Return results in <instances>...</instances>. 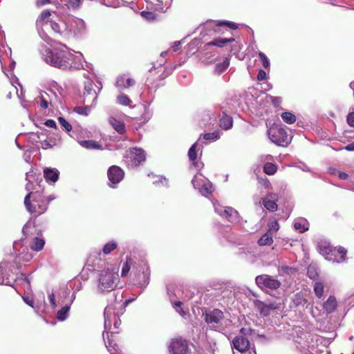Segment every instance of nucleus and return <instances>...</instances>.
<instances>
[{
  "label": "nucleus",
  "mask_w": 354,
  "mask_h": 354,
  "mask_svg": "<svg viewBox=\"0 0 354 354\" xmlns=\"http://www.w3.org/2000/svg\"><path fill=\"white\" fill-rule=\"evenodd\" d=\"M55 199L53 195L46 196L44 189L30 192L24 198L27 211L34 217H37L46 212L50 201Z\"/></svg>",
  "instance_id": "nucleus-1"
},
{
  "label": "nucleus",
  "mask_w": 354,
  "mask_h": 354,
  "mask_svg": "<svg viewBox=\"0 0 354 354\" xmlns=\"http://www.w3.org/2000/svg\"><path fill=\"white\" fill-rule=\"evenodd\" d=\"M118 272L109 269L101 271L97 283V288L102 293L109 292L115 290L119 282Z\"/></svg>",
  "instance_id": "nucleus-2"
},
{
  "label": "nucleus",
  "mask_w": 354,
  "mask_h": 354,
  "mask_svg": "<svg viewBox=\"0 0 354 354\" xmlns=\"http://www.w3.org/2000/svg\"><path fill=\"white\" fill-rule=\"evenodd\" d=\"M146 160L145 151L138 147L129 148L124 156V162L129 167H136L140 165Z\"/></svg>",
  "instance_id": "nucleus-3"
},
{
  "label": "nucleus",
  "mask_w": 354,
  "mask_h": 354,
  "mask_svg": "<svg viewBox=\"0 0 354 354\" xmlns=\"http://www.w3.org/2000/svg\"><path fill=\"white\" fill-rule=\"evenodd\" d=\"M45 60L51 66L62 70H66L71 67L66 54L64 52L49 50L46 55Z\"/></svg>",
  "instance_id": "nucleus-4"
},
{
  "label": "nucleus",
  "mask_w": 354,
  "mask_h": 354,
  "mask_svg": "<svg viewBox=\"0 0 354 354\" xmlns=\"http://www.w3.org/2000/svg\"><path fill=\"white\" fill-rule=\"evenodd\" d=\"M270 140L278 146L286 147L290 142L291 138L283 128L274 125L268 131Z\"/></svg>",
  "instance_id": "nucleus-5"
},
{
  "label": "nucleus",
  "mask_w": 354,
  "mask_h": 354,
  "mask_svg": "<svg viewBox=\"0 0 354 354\" xmlns=\"http://www.w3.org/2000/svg\"><path fill=\"white\" fill-rule=\"evenodd\" d=\"M171 354H192L187 340L181 337L173 339L169 346Z\"/></svg>",
  "instance_id": "nucleus-6"
},
{
  "label": "nucleus",
  "mask_w": 354,
  "mask_h": 354,
  "mask_svg": "<svg viewBox=\"0 0 354 354\" xmlns=\"http://www.w3.org/2000/svg\"><path fill=\"white\" fill-rule=\"evenodd\" d=\"M255 282L261 289L268 288L277 290L281 285V282L268 274H261L256 277Z\"/></svg>",
  "instance_id": "nucleus-7"
},
{
  "label": "nucleus",
  "mask_w": 354,
  "mask_h": 354,
  "mask_svg": "<svg viewBox=\"0 0 354 354\" xmlns=\"http://www.w3.org/2000/svg\"><path fill=\"white\" fill-rule=\"evenodd\" d=\"M205 321L208 324H220L224 319V314L222 310L214 308L212 310L207 312L205 315Z\"/></svg>",
  "instance_id": "nucleus-8"
},
{
  "label": "nucleus",
  "mask_w": 354,
  "mask_h": 354,
  "mask_svg": "<svg viewBox=\"0 0 354 354\" xmlns=\"http://www.w3.org/2000/svg\"><path fill=\"white\" fill-rule=\"evenodd\" d=\"M107 175L109 181L113 185H116L123 179L124 172L120 167L113 165L109 168Z\"/></svg>",
  "instance_id": "nucleus-9"
},
{
  "label": "nucleus",
  "mask_w": 354,
  "mask_h": 354,
  "mask_svg": "<svg viewBox=\"0 0 354 354\" xmlns=\"http://www.w3.org/2000/svg\"><path fill=\"white\" fill-rule=\"evenodd\" d=\"M232 345L236 352L251 348L248 339L242 335L235 337L232 340Z\"/></svg>",
  "instance_id": "nucleus-10"
},
{
  "label": "nucleus",
  "mask_w": 354,
  "mask_h": 354,
  "mask_svg": "<svg viewBox=\"0 0 354 354\" xmlns=\"http://www.w3.org/2000/svg\"><path fill=\"white\" fill-rule=\"evenodd\" d=\"M336 248H333L330 245H322L319 246V252L325 257L326 259L335 262L337 260L335 257Z\"/></svg>",
  "instance_id": "nucleus-11"
},
{
  "label": "nucleus",
  "mask_w": 354,
  "mask_h": 354,
  "mask_svg": "<svg viewBox=\"0 0 354 354\" xmlns=\"http://www.w3.org/2000/svg\"><path fill=\"white\" fill-rule=\"evenodd\" d=\"M50 26L52 28V30L59 35H65L68 32H71V30H67L66 24L64 21H60V23H57L55 21H50Z\"/></svg>",
  "instance_id": "nucleus-12"
},
{
  "label": "nucleus",
  "mask_w": 354,
  "mask_h": 354,
  "mask_svg": "<svg viewBox=\"0 0 354 354\" xmlns=\"http://www.w3.org/2000/svg\"><path fill=\"white\" fill-rule=\"evenodd\" d=\"M307 303V299L302 292H299L295 294L291 298L290 303V308H295L300 306H304Z\"/></svg>",
  "instance_id": "nucleus-13"
},
{
  "label": "nucleus",
  "mask_w": 354,
  "mask_h": 354,
  "mask_svg": "<svg viewBox=\"0 0 354 354\" xmlns=\"http://www.w3.org/2000/svg\"><path fill=\"white\" fill-rule=\"evenodd\" d=\"M109 123L118 133L124 134L126 132L125 124L123 121L111 117L109 118Z\"/></svg>",
  "instance_id": "nucleus-14"
},
{
  "label": "nucleus",
  "mask_w": 354,
  "mask_h": 354,
  "mask_svg": "<svg viewBox=\"0 0 354 354\" xmlns=\"http://www.w3.org/2000/svg\"><path fill=\"white\" fill-rule=\"evenodd\" d=\"M233 119L231 116L226 114L225 112H223L222 116L219 120V126L224 130H228L232 127Z\"/></svg>",
  "instance_id": "nucleus-15"
},
{
  "label": "nucleus",
  "mask_w": 354,
  "mask_h": 354,
  "mask_svg": "<svg viewBox=\"0 0 354 354\" xmlns=\"http://www.w3.org/2000/svg\"><path fill=\"white\" fill-rule=\"evenodd\" d=\"M59 171L56 169L46 168L44 170V176L47 181L56 182L59 178Z\"/></svg>",
  "instance_id": "nucleus-16"
},
{
  "label": "nucleus",
  "mask_w": 354,
  "mask_h": 354,
  "mask_svg": "<svg viewBox=\"0 0 354 354\" xmlns=\"http://www.w3.org/2000/svg\"><path fill=\"white\" fill-rule=\"evenodd\" d=\"M272 196H267L263 199V204L265 208H266L270 212H275L277 210L278 205L277 204L275 200L272 198Z\"/></svg>",
  "instance_id": "nucleus-17"
},
{
  "label": "nucleus",
  "mask_w": 354,
  "mask_h": 354,
  "mask_svg": "<svg viewBox=\"0 0 354 354\" xmlns=\"http://www.w3.org/2000/svg\"><path fill=\"white\" fill-rule=\"evenodd\" d=\"M337 307V301L334 296H330L328 299L323 304L324 309L327 313H331L335 311Z\"/></svg>",
  "instance_id": "nucleus-18"
},
{
  "label": "nucleus",
  "mask_w": 354,
  "mask_h": 354,
  "mask_svg": "<svg viewBox=\"0 0 354 354\" xmlns=\"http://www.w3.org/2000/svg\"><path fill=\"white\" fill-rule=\"evenodd\" d=\"M51 16L50 12L48 10H43L38 18L37 19L36 23L37 26L43 27L45 25H47L48 23H50L49 19Z\"/></svg>",
  "instance_id": "nucleus-19"
},
{
  "label": "nucleus",
  "mask_w": 354,
  "mask_h": 354,
  "mask_svg": "<svg viewBox=\"0 0 354 354\" xmlns=\"http://www.w3.org/2000/svg\"><path fill=\"white\" fill-rule=\"evenodd\" d=\"M234 38H216L214 40L207 42L206 46H215L219 48L223 47L227 43L234 41Z\"/></svg>",
  "instance_id": "nucleus-20"
},
{
  "label": "nucleus",
  "mask_w": 354,
  "mask_h": 354,
  "mask_svg": "<svg viewBox=\"0 0 354 354\" xmlns=\"http://www.w3.org/2000/svg\"><path fill=\"white\" fill-rule=\"evenodd\" d=\"M80 145L88 149H102V145L95 140H81Z\"/></svg>",
  "instance_id": "nucleus-21"
},
{
  "label": "nucleus",
  "mask_w": 354,
  "mask_h": 354,
  "mask_svg": "<svg viewBox=\"0 0 354 354\" xmlns=\"http://www.w3.org/2000/svg\"><path fill=\"white\" fill-rule=\"evenodd\" d=\"M44 244L45 241L43 239L35 237L30 243V248L33 251L39 252L44 248Z\"/></svg>",
  "instance_id": "nucleus-22"
},
{
  "label": "nucleus",
  "mask_w": 354,
  "mask_h": 354,
  "mask_svg": "<svg viewBox=\"0 0 354 354\" xmlns=\"http://www.w3.org/2000/svg\"><path fill=\"white\" fill-rule=\"evenodd\" d=\"M273 243V234H270V231H267L258 241L259 245H271Z\"/></svg>",
  "instance_id": "nucleus-23"
},
{
  "label": "nucleus",
  "mask_w": 354,
  "mask_h": 354,
  "mask_svg": "<svg viewBox=\"0 0 354 354\" xmlns=\"http://www.w3.org/2000/svg\"><path fill=\"white\" fill-rule=\"evenodd\" d=\"M254 305L259 310L260 314L263 316H268L270 314L271 310H270L267 306L264 301L261 300H256L254 302Z\"/></svg>",
  "instance_id": "nucleus-24"
},
{
  "label": "nucleus",
  "mask_w": 354,
  "mask_h": 354,
  "mask_svg": "<svg viewBox=\"0 0 354 354\" xmlns=\"http://www.w3.org/2000/svg\"><path fill=\"white\" fill-rule=\"evenodd\" d=\"M197 142H195L189 149V151H188V157H189V160L192 162V165L194 166V167H198V162L197 160V151H196V146H197Z\"/></svg>",
  "instance_id": "nucleus-25"
},
{
  "label": "nucleus",
  "mask_w": 354,
  "mask_h": 354,
  "mask_svg": "<svg viewBox=\"0 0 354 354\" xmlns=\"http://www.w3.org/2000/svg\"><path fill=\"white\" fill-rule=\"evenodd\" d=\"M346 254L347 250L345 248L342 246H339L338 248H336L335 257H337V260H335V262L342 263L345 261Z\"/></svg>",
  "instance_id": "nucleus-26"
},
{
  "label": "nucleus",
  "mask_w": 354,
  "mask_h": 354,
  "mask_svg": "<svg viewBox=\"0 0 354 354\" xmlns=\"http://www.w3.org/2000/svg\"><path fill=\"white\" fill-rule=\"evenodd\" d=\"M84 95H90L93 99L97 98V93L93 88V82L92 81H87L84 83Z\"/></svg>",
  "instance_id": "nucleus-27"
},
{
  "label": "nucleus",
  "mask_w": 354,
  "mask_h": 354,
  "mask_svg": "<svg viewBox=\"0 0 354 354\" xmlns=\"http://www.w3.org/2000/svg\"><path fill=\"white\" fill-rule=\"evenodd\" d=\"M281 116L283 122L289 124H293L296 121V116L291 112H283Z\"/></svg>",
  "instance_id": "nucleus-28"
},
{
  "label": "nucleus",
  "mask_w": 354,
  "mask_h": 354,
  "mask_svg": "<svg viewBox=\"0 0 354 354\" xmlns=\"http://www.w3.org/2000/svg\"><path fill=\"white\" fill-rule=\"evenodd\" d=\"M277 171V166L272 162H266L263 166V171L268 175H273Z\"/></svg>",
  "instance_id": "nucleus-29"
},
{
  "label": "nucleus",
  "mask_w": 354,
  "mask_h": 354,
  "mask_svg": "<svg viewBox=\"0 0 354 354\" xmlns=\"http://www.w3.org/2000/svg\"><path fill=\"white\" fill-rule=\"evenodd\" d=\"M69 310V306H63L59 310H58L57 313V319L59 321L65 320L68 317Z\"/></svg>",
  "instance_id": "nucleus-30"
},
{
  "label": "nucleus",
  "mask_w": 354,
  "mask_h": 354,
  "mask_svg": "<svg viewBox=\"0 0 354 354\" xmlns=\"http://www.w3.org/2000/svg\"><path fill=\"white\" fill-rule=\"evenodd\" d=\"M313 290H314V292H315V295L318 298L320 299L323 297L324 290V286L323 283L319 282V281L315 282L314 284V286H313Z\"/></svg>",
  "instance_id": "nucleus-31"
},
{
  "label": "nucleus",
  "mask_w": 354,
  "mask_h": 354,
  "mask_svg": "<svg viewBox=\"0 0 354 354\" xmlns=\"http://www.w3.org/2000/svg\"><path fill=\"white\" fill-rule=\"evenodd\" d=\"M224 214L226 216V218L232 221V220L235 219L237 216L238 212L236 209L231 207H225L224 210Z\"/></svg>",
  "instance_id": "nucleus-32"
},
{
  "label": "nucleus",
  "mask_w": 354,
  "mask_h": 354,
  "mask_svg": "<svg viewBox=\"0 0 354 354\" xmlns=\"http://www.w3.org/2000/svg\"><path fill=\"white\" fill-rule=\"evenodd\" d=\"M118 244L115 241H111L106 243L103 248L102 252L104 254L107 255L110 254L112 251L117 248Z\"/></svg>",
  "instance_id": "nucleus-33"
},
{
  "label": "nucleus",
  "mask_w": 354,
  "mask_h": 354,
  "mask_svg": "<svg viewBox=\"0 0 354 354\" xmlns=\"http://www.w3.org/2000/svg\"><path fill=\"white\" fill-rule=\"evenodd\" d=\"M279 272L280 274H293L297 272V270L286 265H281L279 268Z\"/></svg>",
  "instance_id": "nucleus-34"
},
{
  "label": "nucleus",
  "mask_w": 354,
  "mask_h": 354,
  "mask_svg": "<svg viewBox=\"0 0 354 354\" xmlns=\"http://www.w3.org/2000/svg\"><path fill=\"white\" fill-rule=\"evenodd\" d=\"M73 23H74L77 26V30L74 31L75 34H80L85 30L86 25L82 19H75L73 20Z\"/></svg>",
  "instance_id": "nucleus-35"
},
{
  "label": "nucleus",
  "mask_w": 354,
  "mask_h": 354,
  "mask_svg": "<svg viewBox=\"0 0 354 354\" xmlns=\"http://www.w3.org/2000/svg\"><path fill=\"white\" fill-rule=\"evenodd\" d=\"M140 15L148 21H153L157 19L156 14L151 11H142Z\"/></svg>",
  "instance_id": "nucleus-36"
},
{
  "label": "nucleus",
  "mask_w": 354,
  "mask_h": 354,
  "mask_svg": "<svg viewBox=\"0 0 354 354\" xmlns=\"http://www.w3.org/2000/svg\"><path fill=\"white\" fill-rule=\"evenodd\" d=\"M268 230L270 231V234H273L274 232H277L279 229V224L276 219L270 220L268 223Z\"/></svg>",
  "instance_id": "nucleus-37"
},
{
  "label": "nucleus",
  "mask_w": 354,
  "mask_h": 354,
  "mask_svg": "<svg viewBox=\"0 0 354 354\" xmlns=\"http://www.w3.org/2000/svg\"><path fill=\"white\" fill-rule=\"evenodd\" d=\"M264 303H266V306L271 310L279 309L281 307V303L279 301V299H276L273 301L268 299L265 301Z\"/></svg>",
  "instance_id": "nucleus-38"
},
{
  "label": "nucleus",
  "mask_w": 354,
  "mask_h": 354,
  "mask_svg": "<svg viewBox=\"0 0 354 354\" xmlns=\"http://www.w3.org/2000/svg\"><path fill=\"white\" fill-rule=\"evenodd\" d=\"M220 137V132L215 131L212 133H207L203 135V138L205 140H216Z\"/></svg>",
  "instance_id": "nucleus-39"
},
{
  "label": "nucleus",
  "mask_w": 354,
  "mask_h": 354,
  "mask_svg": "<svg viewBox=\"0 0 354 354\" xmlns=\"http://www.w3.org/2000/svg\"><path fill=\"white\" fill-rule=\"evenodd\" d=\"M118 102L119 104L124 106L129 105L131 102L130 98L125 94H122L118 96Z\"/></svg>",
  "instance_id": "nucleus-40"
},
{
  "label": "nucleus",
  "mask_w": 354,
  "mask_h": 354,
  "mask_svg": "<svg viewBox=\"0 0 354 354\" xmlns=\"http://www.w3.org/2000/svg\"><path fill=\"white\" fill-rule=\"evenodd\" d=\"M213 187L212 185L209 184H204L202 185V187L200 188V192L203 195H207L210 194L213 192Z\"/></svg>",
  "instance_id": "nucleus-41"
},
{
  "label": "nucleus",
  "mask_w": 354,
  "mask_h": 354,
  "mask_svg": "<svg viewBox=\"0 0 354 354\" xmlns=\"http://www.w3.org/2000/svg\"><path fill=\"white\" fill-rule=\"evenodd\" d=\"M58 121L61 126L68 132H70L72 130L71 124L65 120L63 117H59Z\"/></svg>",
  "instance_id": "nucleus-42"
},
{
  "label": "nucleus",
  "mask_w": 354,
  "mask_h": 354,
  "mask_svg": "<svg viewBox=\"0 0 354 354\" xmlns=\"http://www.w3.org/2000/svg\"><path fill=\"white\" fill-rule=\"evenodd\" d=\"M258 56L260 59V60L262 62V64L265 68H270V61L265 53L262 52H259L258 53Z\"/></svg>",
  "instance_id": "nucleus-43"
},
{
  "label": "nucleus",
  "mask_w": 354,
  "mask_h": 354,
  "mask_svg": "<svg viewBox=\"0 0 354 354\" xmlns=\"http://www.w3.org/2000/svg\"><path fill=\"white\" fill-rule=\"evenodd\" d=\"M131 261V259H127V261L124 263L122 268V272H121V276L122 277L127 276V274L129 273V272L131 269V263H130Z\"/></svg>",
  "instance_id": "nucleus-44"
},
{
  "label": "nucleus",
  "mask_w": 354,
  "mask_h": 354,
  "mask_svg": "<svg viewBox=\"0 0 354 354\" xmlns=\"http://www.w3.org/2000/svg\"><path fill=\"white\" fill-rule=\"evenodd\" d=\"M307 275L312 279H315L318 277V273L314 266H309L308 267Z\"/></svg>",
  "instance_id": "nucleus-45"
},
{
  "label": "nucleus",
  "mask_w": 354,
  "mask_h": 354,
  "mask_svg": "<svg viewBox=\"0 0 354 354\" xmlns=\"http://www.w3.org/2000/svg\"><path fill=\"white\" fill-rule=\"evenodd\" d=\"M216 26H226L232 30H236L238 28L237 24L234 22H232V21H218L216 23Z\"/></svg>",
  "instance_id": "nucleus-46"
},
{
  "label": "nucleus",
  "mask_w": 354,
  "mask_h": 354,
  "mask_svg": "<svg viewBox=\"0 0 354 354\" xmlns=\"http://www.w3.org/2000/svg\"><path fill=\"white\" fill-rule=\"evenodd\" d=\"M174 307L176 308V311L182 316H185L186 315L185 311L183 309V303L181 301H175L173 303Z\"/></svg>",
  "instance_id": "nucleus-47"
},
{
  "label": "nucleus",
  "mask_w": 354,
  "mask_h": 354,
  "mask_svg": "<svg viewBox=\"0 0 354 354\" xmlns=\"http://www.w3.org/2000/svg\"><path fill=\"white\" fill-rule=\"evenodd\" d=\"M294 227L295 230H299L300 232H304L308 230V228L305 227V226L299 222L295 223Z\"/></svg>",
  "instance_id": "nucleus-48"
},
{
  "label": "nucleus",
  "mask_w": 354,
  "mask_h": 354,
  "mask_svg": "<svg viewBox=\"0 0 354 354\" xmlns=\"http://www.w3.org/2000/svg\"><path fill=\"white\" fill-rule=\"evenodd\" d=\"M68 4V6L73 8H77L79 7L80 3V0H66Z\"/></svg>",
  "instance_id": "nucleus-49"
},
{
  "label": "nucleus",
  "mask_w": 354,
  "mask_h": 354,
  "mask_svg": "<svg viewBox=\"0 0 354 354\" xmlns=\"http://www.w3.org/2000/svg\"><path fill=\"white\" fill-rule=\"evenodd\" d=\"M142 274L144 276L143 281H139L138 283V284H139L141 286L147 285L149 283V274L147 272H143Z\"/></svg>",
  "instance_id": "nucleus-50"
},
{
  "label": "nucleus",
  "mask_w": 354,
  "mask_h": 354,
  "mask_svg": "<svg viewBox=\"0 0 354 354\" xmlns=\"http://www.w3.org/2000/svg\"><path fill=\"white\" fill-rule=\"evenodd\" d=\"M347 122L351 127H354V111L348 114Z\"/></svg>",
  "instance_id": "nucleus-51"
},
{
  "label": "nucleus",
  "mask_w": 354,
  "mask_h": 354,
  "mask_svg": "<svg viewBox=\"0 0 354 354\" xmlns=\"http://www.w3.org/2000/svg\"><path fill=\"white\" fill-rule=\"evenodd\" d=\"M74 111L79 114L87 115V108L86 107L76 106V107H75Z\"/></svg>",
  "instance_id": "nucleus-52"
},
{
  "label": "nucleus",
  "mask_w": 354,
  "mask_h": 354,
  "mask_svg": "<svg viewBox=\"0 0 354 354\" xmlns=\"http://www.w3.org/2000/svg\"><path fill=\"white\" fill-rule=\"evenodd\" d=\"M266 76H267V75H266V71L261 69L258 72L257 78L259 81H263L266 79Z\"/></svg>",
  "instance_id": "nucleus-53"
},
{
  "label": "nucleus",
  "mask_w": 354,
  "mask_h": 354,
  "mask_svg": "<svg viewBox=\"0 0 354 354\" xmlns=\"http://www.w3.org/2000/svg\"><path fill=\"white\" fill-rule=\"evenodd\" d=\"M115 86L118 88H126L124 84V79L123 77H120L117 79Z\"/></svg>",
  "instance_id": "nucleus-54"
},
{
  "label": "nucleus",
  "mask_w": 354,
  "mask_h": 354,
  "mask_svg": "<svg viewBox=\"0 0 354 354\" xmlns=\"http://www.w3.org/2000/svg\"><path fill=\"white\" fill-rule=\"evenodd\" d=\"M44 124L48 127L57 129L56 122L53 120L49 119V120H46V122H44Z\"/></svg>",
  "instance_id": "nucleus-55"
},
{
  "label": "nucleus",
  "mask_w": 354,
  "mask_h": 354,
  "mask_svg": "<svg viewBox=\"0 0 354 354\" xmlns=\"http://www.w3.org/2000/svg\"><path fill=\"white\" fill-rule=\"evenodd\" d=\"M234 354H256V351L254 348H251L250 349H246L239 352L234 353Z\"/></svg>",
  "instance_id": "nucleus-56"
},
{
  "label": "nucleus",
  "mask_w": 354,
  "mask_h": 354,
  "mask_svg": "<svg viewBox=\"0 0 354 354\" xmlns=\"http://www.w3.org/2000/svg\"><path fill=\"white\" fill-rule=\"evenodd\" d=\"M48 299H49L51 306L53 307H55L56 303H55V294L53 292H51L50 294H48Z\"/></svg>",
  "instance_id": "nucleus-57"
},
{
  "label": "nucleus",
  "mask_w": 354,
  "mask_h": 354,
  "mask_svg": "<svg viewBox=\"0 0 354 354\" xmlns=\"http://www.w3.org/2000/svg\"><path fill=\"white\" fill-rule=\"evenodd\" d=\"M41 148L44 149L52 148V145L47 140H44V141H42L41 142Z\"/></svg>",
  "instance_id": "nucleus-58"
},
{
  "label": "nucleus",
  "mask_w": 354,
  "mask_h": 354,
  "mask_svg": "<svg viewBox=\"0 0 354 354\" xmlns=\"http://www.w3.org/2000/svg\"><path fill=\"white\" fill-rule=\"evenodd\" d=\"M24 301L30 306L33 307L34 301L32 299H30L29 297H23Z\"/></svg>",
  "instance_id": "nucleus-59"
},
{
  "label": "nucleus",
  "mask_w": 354,
  "mask_h": 354,
  "mask_svg": "<svg viewBox=\"0 0 354 354\" xmlns=\"http://www.w3.org/2000/svg\"><path fill=\"white\" fill-rule=\"evenodd\" d=\"M272 103L274 105H278L281 102L279 97H271Z\"/></svg>",
  "instance_id": "nucleus-60"
},
{
  "label": "nucleus",
  "mask_w": 354,
  "mask_h": 354,
  "mask_svg": "<svg viewBox=\"0 0 354 354\" xmlns=\"http://www.w3.org/2000/svg\"><path fill=\"white\" fill-rule=\"evenodd\" d=\"M126 88L132 86L135 84V80L131 78H128L126 81Z\"/></svg>",
  "instance_id": "nucleus-61"
},
{
  "label": "nucleus",
  "mask_w": 354,
  "mask_h": 354,
  "mask_svg": "<svg viewBox=\"0 0 354 354\" xmlns=\"http://www.w3.org/2000/svg\"><path fill=\"white\" fill-rule=\"evenodd\" d=\"M40 106L43 109H47L48 106V103L47 100L42 97L41 99Z\"/></svg>",
  "instance_id": "nucleus-62"
},
{
  "label": "nucleus",
  "mask_w": 354,
  "mask_h": 354,
  "mask_svg": "<svg viewBox=\"0 0 354 354\" xmlns=\"http://www.w3.org/2000/svg\"><path fill=\"white\" fill-rule=\"evenodd\" d=\"M180 41H175L174 44V46H172L173 50L174 52H176L180 48Z\"/></svg>",
  "instance_id": "nucleus-63"
},
{
  "label": "nucleus",
  "mask_w": 354,
  "mask_h": 354,
  "mask_svg": "<svg viewBox=\"0 0 354 354\" xmlns=\"http://www.w3.org/2000/svg\"><path fill=\"white\" fill-rule=\"evenodd\" d=\"M344 149L347 151H354V142L346 145Z\"/></svg>",
  "instance_id": "nucleus-64"
}]
</instances>
